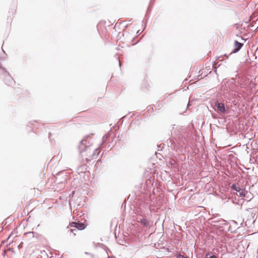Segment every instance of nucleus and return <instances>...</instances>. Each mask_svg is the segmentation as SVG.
Segmentation results:
<instances>
[{"label": "nucleus", "mask_w": 258, "mask_h": 258, "mask_svg": "<svg viewBox=\"0 0 258 258\" xmlns=\"http://www.w3.org/2000/svg\"><path fill=\"white\" fill-rule=\"evenodd\" d=\"M225 87L229 88V91H224V93L229 94L230 92H234V93H239L240 91V88L242 87L241 86V84H235V80L232 79L231 81L227 82V84H225Z\"/></svg>", "instance_id": "2"}, {"label": "nucleus", "mask_w": 258, "mask_h": 258, "mask_svg": "<svg viewBox=\"0 0 258 258\" xmlns=\"http://www.w3.org/2000/svg\"><path fill=\"white\" fill-rule=\"evenodd\" d=\"M243 44L239 42L237 40L234 41V49L233 50L232 52L233 53H236L238 52L242 47Z\"/></svg>", "instance_id": "5"}, {"label": "nucleus", "mask_w": 258, "mask_h": 258, "mask_svg": "<svg viewBox=\"0 0 258 258\" xmlns=\"http://www.w3.org/2000/svg\"><path fill=\"white\" fill-rule=\"evenodd\" d=\"M2 68L1 64L0 63V68Z\"/></svg>", "instance_id": "14"}, {"label": "nucleus", "mask_w": 258, "mask_h": 258, "mask_svg": "<svg viewBox=\"0 0 258 258\" xmlns=\"http://www.w3.org/2000/svg\"><path fill=\"white\" fill-rule=\"evenodd\" d=\"M70 226L76 228L77 230H82L85 228V225L84 224L79 222H72L70 224Z\"/></svg>", "instance_id": "3"}, {"label": "nucleus", "mask_w": 258, "mask_h": 258, "mask_svg": "<svg viewBox=\"0 0 258 258\" xmlns=\"http://www.w3.org/2000/svg\"><path fill=\"white\" fill-rule=\"evenodd\" d=\"M231 188H232V189L235 190L237 192H240L241 190V188L239 186H237L235 184H232L231 186Z\"/></svg>", "instance_id": "7"}, {"label": "nucleus", "mask_w": 258, "mask_h": 258, "mask_svg": "<svg viewBox=\"0 0 258 258\" xmlns=\"http://www.w3.org/2000/svg\"><path fill=\"white\" fill-rule=\"evenodd\" d=\"M239 192V195H237L238 196L240 197H245L246 194L247 193V191L245 189L241 188V190Z\"/></svg>", "instance_id": "8"}, {"label": "nucleus", "mask_w": 258, "mask_h": 258, "mask_svg": "<svg viewBox=\"0 0 258 258\" xmlns=\"http://www.w3.org/2000/svg\"><path fill=\"white\" fill-rule=\"evenodd\" d=\"M88 143L89 144V142L87 140H82L79 147L80 154L83 157H85L87 161L91 160L94 157L97 156L100 153L98 148L91 151L89 146L87 145Z\"/></svg>", "instance_id": "1"}, {"label": "nucleus", "mask_w": 258, "mask_h": 258, "mask_svg": "<svg viewBox=\"0 0 258 258\" xmlns=\"http://www.w3.org/2000/svg\"><path fill=\"white\" fill-rule=\"evenodd\" d=\"M209 258H217L216 256L213 255L210 256Z\"/></svg>", "instance_id": "11"}, {"label": "nucleus", "mask_w": 258, "mask_h": 258, "mask_svg": "<svg viewBox=\"0 0 258 258\" xmlns=\"http://www.w3.org/2000/svg\"><path fill=\"white\" fill-rule=\"evenodd\" d=\"M119 66H121V63H120V61L119 60Z\"/></svg>", "instance_id": "13"}, {"label": "nucleus", "mask_w": 258, "mask_h": 258, "mask_svg": "<svg viewBox=\"0 0 258 258\" xmlns=\"http://www.w3.org/2000/svg\"><path fill=\"white\" fill-rule=\"evenodd\" d=\"M224 56H226L227 58H228V56L227 55H226V54H224Z\"/></svg>", "instance_id": "12"}, {"label": "nucleus", "mask_w": 258, "mask_h": 258, "mask_svg": "<svg viewBox=\"0 0 258 258\" xmlns=\"http://www.w3.org/2000/svg\"><path fill=\"white\" fill-rule=\"evenodd\" d=\"M140 221L141 223L146 227L150 226V222L146 219L142 218L140 220Z\"/></svg>", "instance_id": "6"}, {"label": "nucleus", "mask_w": 258, "mask_h": 258, "mask_svg": "<svg viewBox=\"0 0 258 258\" xmlns=\"http://www.w3.org/2000/svg\"><path fill=\"white\" fill-rule=\"evenodd\" d=\"M215 106H216L217 110L219 112L222 113H224L226 112V110L224 103L216 102H215Z\"/></svg>", "instance_id": "4"}, {"label": "nucleus", "mask_w": 258, "mask_h": 258, "mask_svg": "<svg viewBox=\"0 0 258 258\" xmlns=\"http://www.w3.org/2000/svg\"><path fill=\"white\" fill-rule=\"evenodd\" d=\"M70 232L73 233V234L74 235H75L76 234V232L78 231L77 229H71L70 230Z\"/></svg>", "instance_id": "10"}, {"label": "nucleus", "mask_w": 258, "mask_h": 258, "mask_svg": "<svg viewBox=\"0 0 258 258\" xmlns=\"http://www.w3.org/2000/svg\"><path fill=\"white\" fill-rule=\"evenodd\" d=\"M8 79L9 80V81L8 85H12L13 82V79L10 76H8Z\"/></svg>", "instance_id": "9"}]
</instances>
